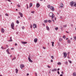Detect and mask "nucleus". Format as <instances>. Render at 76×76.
I'll return each mask as SVG.
<instances>
[{
  "instance_id": "1",
  "label": "nucleus",
  "mask_w": 76,
  "mask_h": 76,
  "mask_svg": "<svg viewBox=\"0 0 76 76\" xmlns=\"http://www.w3.org/2000/svg\"><path fill=\"white\" fill-rule=\"evenodd\" d=\"M49 15L50 17H51L52 21L53 22H54V19L56 20V18L54 17V15L53 13L50 12L49 14Z\"/></svg>"
},
{
  "instance_id": "2",
  "label": "nucleus",
  "mask_w": 76,
  "mask_h": 76,
  "mask_svg": "<svg viewBox=\"0 0 76 76\" xmlns=\"http://www.w3.org/2000/svg\"><path fill=\"white\" fill-rule=\"evenodd\" d=\"M70 6L72 7L73 6V4H74V6L76 7V2H73V1H72L71 3H70Z\"/></svg>"
},
{
  "instance_id": "3",
  "label": "nucleus",
  "mask_w": 76,
  "mask_h": 76,
  "mask_svg": "<svg viewBox=\"0 0 76 76\" xmlns=\"http://www.w3.org/2000/svg\"><path fill=\"white\" fill-rule=\"evenodd\" d=\"M14 23H12L11 25V27L13 30H15V28H14Z\"/></svg>"
},
{
  "instance_id": "4",
  "label": "nucleus",
  "mask_w": 76,
  "mask_h": 76,
  "mask_svg": "<svg viewBox=\"0 0 76 76\" xmlns=\"http://www.w3.org/2000/svg\"><path fill=\"white\" fill-rule=\"evenodd\" d=\"M64 58H66L67 57V54L66 53V52H64Z\"/></svg>"
},
{
  "instance_id": "5",
  "label": "nucleus",
  "mask_w": 76,
  "mask_h": 76,
  "mask_svg": "<svg viewBox=\"0 0 76 76\" xmlns=\"http://www.w3.org/2000/svg\"><path fill=\"white\" fill-rule=\"evenodd\" d=\"M33 27L34 28H37V24H34L33 25Z\"/></svg>"
},
{
  "instance_id": "6",
  "label": "nucleus",
  "mask_w": 76,
  "mask_h": 76,
  "mask_svg": "<svg viewBox=\"0 0 76 76\" xmlns=\"http://www.w3.org/2000/svg\"><path fill=\"white\" fill-rule=\"evenodd\" d=\"M50 10H52V11H54V7H50Z\"/></svg>"
},
{
  "instance_id": "7",
  "label": "nucleus",
  "mask_w": 76,
  "mask_h": 76,
  "mask_svg": "<svg viewBox=\"0 0 76 76\" xmlns=\"http://www.w3.org/2000/svg\"><path fill=\"white\" fill-rule=\"evenodd\" d=\"M19 13L20 15V17L22 18V17H23V14L22 13L20 12H19Z\"/></svg>"
},
{
  "instance_id": "8",
  "label": "nucleus",
  "mask_w": 76,
  "mask_h": 76,
  "mask_svg": "<svg viewBox=\"0 0 76 76\" xmlns=\"http://www.w3.org/2000/svg\"><path fill=\"white\" fill-rule=\"evenodd\" d=\"M28 59L29 61H30V62H31V63H32V62H33V61H32V60H31V59L30 58L28 57Z\"/></svg>"
},
{
  "instance_id": "9",
  "label": "nucleus",
  "mask_w": 76,
  "mask_h": 76,
  "mask_svg": "<svg viewBox=\"0 0 76 76\" xmlns=\"http://www.w3.org/2000/svg\"><path fill=\"white\" fill-rule=\"evenodd\" d=\"M24 66H25L23 64H21L20 65V67L21 69H23V68L24 67Z\"/></svg>"
},
{
  "instance_id": "10",
  "label": "nucleus",
  "mask_w": 76,
  "mask_h": 76,
  "mask_svg": "<svg viewBox=\"0 0 76 76\" xmlns=\"http://www.w3.org/2000/svg\"><path fill=\"white\" fill-rule=\"evenodd\" d=\"M1 32H2V33H4V28H1Z\"/></svg>"
},
{
  "instance_id": "11",
  "label": "nucleus",
  "mask_w": 76,
  "mask_h": 76,
  "mask_svg": "<svg viewBox=\"0 0 76 76\" xmlns=\"http://www.w3.org/2000/svg\"><path fill=\"white\" fill-rule=\"evenodd\" d=\"M36 6L37 8L39 7L40 6V5L39 3H37Z\"/></svg>"
},
{
  "instance_id": "12",
  "label": "nucleus",
  "mask_w": 76,
  "mask_h": 76,
  "mask_svg": "<svg viewBox=\"0 0 76 76\" xmlns=\"http://www.w3.org/2000/svg\"><path fill=\"white\" fill-rule=\"evenodd\" d=\"M63 6H64L63 4V3H61L60 4V7L61 8H63Z\"/></svg>"
},
{
  "instance_id": "13",
  "label": "nucleus",
  "mask_w": 76,
  "mask_h": 76,
  "mask_svg": "<svg viewBox=\"0 0 76 76\" xmlns=\"http://www.w3.org/2000/svg\"><path fill=\"white\" fill-rule=\"evenodd\" d=\"M21 43H22L23 44H27V42L22 41Z\"/></svg>"
},
{
  "instance_id": "14",
  "label": "nucleus",
  "mask_w": 76,
  "mask_h": 76,
  "mask_svg": "<svg viewBox=\"0 0 76 76\" xmlns=\"http://www.w3.org/2000/svg\"><path fill=\"white\" fill-rule=\"evenodd\" d=\"M37 41L38 39H37V38H35L34 39V42H37Z\"/></svg>"
},
{
  "instance_id": "15",
  "label": "nucleus",
  "mask_w": 76,
  "mask_h": 76,
  "mask_svg": "<svg viewBox=\"0 0 76 76\" xmlns=\"http://www.w3.org/2000/svg\"><path fill=\"white\" fill-rule=\"evenodd\" d=\"M57 69H53L52 70V72H54L55 71H57Z\"/></svg>"
},
{
  "instance_id": "16",
  "label": "nucleus",
  "mask_w": 76,
  "mask_h": 76,
  "mask_svg": "<svg viewBox=\"0 0 76 76\" xmlns=\"http://www.w3.org/2000/svg\"><path fill=\"white\" fill-rule=\"evenodd\" d=\"M46 28L47 30V31H49L50 30V28H49V27H48V26H46Z\"/></svg>"
},
{
  "instance_id": "17",
  "label": "nucleus",
  "mask_w": 76,
  "mask_h": 76,
  "mask_svg": "<svg viewBox=\"0 0 76 76\" xmlns=\"http://www.w3.org/2000/svg\"><path fill=\"white\" fill-rule=\"evenodd\" d=\"M32 6V3H31L30 4V6H29V8H30Z\"/></svg>"
},
{
  "instance_id": "18",
  "label": "nucleus",
  "mask_w": 76,
  "mask_h": 76,
  "mask_svg": "<svg viewBox=\"0 0 76 76\" xmlns=\"http://www.w3.org/2000/svg\"><path fill=\"white\" fill-rule=\"evenodd\" d=\"M73 76H76V72H75L73 73Z\"/></svg>"
},
{
  "instance_id": "19",
  "label": "nucleus",
  "mask_w": 76,
  "mask_h": 76,
  "mask_svg": "<svg viewBox=\"0 0 76 76\" xmlns=\"http://www.w3.org/2000/svg\"><path fill=\"white\" fill-rule=\"evenodd\" d=\"M15 71L16 73H18V69H15Z\"/></svg>"
},
{
  "instance_id": "20",
  "label": "nucleus",
  "mask_w": 76,
  "mask_h": 76,
  "mask_svg": "<svg viewBox=\"0 0 76 76\" xmlns=\"http://www.w3.org/2000/svg\"><path fill=\"white\" fill-rule=\"evenodd\" d=\"M51 43H52V45L53 47H54V42H51Z\"/></svg>"
},
{
  "instance_id": "21",
  "label": "nucleus",
  "mask_w": 76,
  "mask_h": 76,
  "mask_svg": "<svg viewBox=\"0 0 76 76\" xmlns=\"http://www.w3.org/2000/svg\"><path fill=\"white\" fill-rule=\"evenodd\" d=\"M60 70V69L58 68V75H60V72H59V71H58V70Z\"/></svg>"
},
{
  "instance_id": "22",
  "label": "nucleus",
  "mask_w": 76,
  "mask_h": 76,
  "mask_svg": "<svg viewBox=\"0 0 76 76\" xmlns=\"http://www.w3.org/2000/svg\"><path fill=\"white\" fill-rule=\"evenodd\" d=\"M67 42L68 43H70L71 42L70 41V40H68L67 41Z\"/></svg>"
},
{
  "instance_id": "23",
  "label": "nucleus",
  "mask_w": 76,
  "mask_h": 76,
  "mask_svg": "<svg viewBox=\"0 0 76 76\" xmlns=\"http://www.w3.org/2000/svg\"><path fill=\"white\" fill-rule=\"evenodd\" d=\"M59 41H63V39L61 38H60L59 39Z\"/></svg>"
},
{
  "instance_id": "24",
  "label": "nucleus",
  "mask_w": 76,
  "mask_h": 76,
  "mask_svg": "<svg viewBox=\"0 0 76 76\" xmlns=\"http://www.w3.org/2000/svg\"><path fill=\"white\" fill-rule=\"evenodd\" d=\"M45 23H47L48 22V20H45Z\"/></svg>"
},
{
  "instance_id": "25",
  "label": "nucleus",
  "mask_w": 76,
  "mask_h": 76,
  "mask_svg": "<svg viewBox=\"0 0 76 76\" xmlns=\"http://www.w3.org/2000/svg\"><path fill=\"white\" fill-rule=\"evenodd\" d=\"M67 27V25H64L63 27L64 28H66Z\"/></svg>"
},
{
  "instance_id": "26",
  "label": "nucleus",
  "mask_w": 76,
  "mask_h": 76,
  "mask_svg": "<svg viewBox=\"0 0 76 76\" xmlns=\"http://www.w3.org/2000/svg\"><path fill=\"white\" fill-rule=\"evenodd\" d=\"M58 65H61V63H60V62H58Z\"/></svg>"
},
{
  "instance_id": "27",
  "label": "nucleus",
  "mask_w": 76,
  "mask_h": 76,
  "mask_svg": "<svg viewBox=\"0 0 76 76\" xmlns=\"http://www.w3.org/2000/svg\"><path fill=\"white\" fill-rule=\"evenodd\" d=\"M48 22H49V23H50V22H51V20H48Z\"/></svg>"
},
{
  "instance_id": "28",
  "label": "nucleus",
  "mask_w": 76,
  "mask_h": 76,
  "mask_svg": "<svg viewBox=\"0 0 76 76\" xmlns=\"http://www.w3.org/2000/svg\"><path fill=\"white\" fill-rule=\"evenodd\" d=\"M5 15L6 16H9V15L7 13H6Z\"/></svg>"
},
{
  "instance_id": "29",
  "label": "nucleus",
  "mask_w": 76,
  "mask_h": 76,
  "mask_svg": "<svg viewBox=\"0 0 76 76\" xmlns=\"http://www.w3.org/2000/svg\"><path fill=\"white\" fill-rule=\"evenodd\" d=\"M50 5H49L48 6V8H50Z\"/></svg>"
},
{
  "instance_id": "30",
  "label": "nucleus",
  "mask_w": 76,
  "mask_h": 76,
  "mask_svg": "<svg viewBox=\"0 0 76 76\" xmlns=\"http://www.w3.org/2000/svg\"><path fill=\"white\" fill-rule=\"evenodd\" d=\"M17 6L18 7H20V5L19 4H18Z\"/></svg>"
},
{
  "instance_id": "31",
  "label": "nucleus",
  "mask_w": 76,
  "mask_h": 76,
  "mask_svg": "<svg viewBox=\"0 0 76 76\" xmlns=\"http://www.w3.org/2000/svg\"><path fill=\"white\" fill-rule=\"evenodd\" d=\"M9 49H8L6 51L7 52H9Z\"/></svg>"
},
{
  "instance_id": "32",
  "label": "nucleus",
  "mask_w": 76,
  "mask_h": 76,
  "mask_svg": "<svg viewBox=\"0 0 76 76\" xmlns=\"http://www.w3.org/2000/svg\"><path fill=\"white\" fill-rule=\"evenodd\" d=\"M58 27H57V28H55V30H58Z\"/></svg>"
},
{
  "instance_id": "33",
  "label": "nucleus",
  "mask_w": 76,
  "mask_h": 76,
  "mask_svg": "<svg viewBox=\"0 0 76 76\" xmlns=\"http://www.w3.org/2000/svg\"><path fill=\"white\" fill-rule=\"evenodd\" d=\"M1 49H5V48H3V46H2L1 47Z\"/></svg>"
},
{
  "instance_id": "34",
  "label": "nucleus",
  "mask_w": 76,
  "mask_h": 76,
  "mask_svg": "<svg viewBox=\"0 0 76 76\" xmlns=\"http://www.w3.org/2000/svg\"><path fill=\"white\" fill-rule=\"evenodd\" d=\"M68 61L70 63H72V61H71L69 60Z\"/></svg>"
},
{
  "instance_id": "35",
  "label": "nucleus",
  "mask_w": 76,
  "mask_h": 76,
  "mask_svg": "<svg viewBox=\"0 0 76 76\" xmlns=\"http://www.w3.org/2000/svg\"><path fill=\"white\" fill-rule=\"evenodd\" d=\"M15 59H16V57H15L14 58H13L12 59V60H15Z\"/></svg>"
},
{
  "instance_id": "36",
  "label": "nucleus",
  "mask_w": 76,
  "mask_h": 76,
  "mask_svg": "<svg viewBox=\"0 0 76 76\" xmlns=\"http://www.w3.org/2000/svg\"><path fill=\"white\" fill-rule=\"evenodd\" d=\"M16 22H17V23L18 24L19 23V21H18V20H17Z\"/></svg>"
},
{
  "instance_id": "37",
  "label": "nucleus",
  "mask_w": 76,
  "mask_h": 76,
  "mask_svg": "<svg viewBox=\"0 0 76 76\" xmlns=\"http://www.w3.org/2000/svg\"><path fill=\"white\" fill-rule=\"evenodd\" d=\"M9 41H10V42H11V41H12V39H10Z\"/></svg>"
},
{
  "instance_id": "38",
  "label": "nucleus",
  "mask_w": 76,
  "mask_h": 76,
  "mask_svg": "<svg viewBox=\"0 0 76 76\" xmlns=\"http://www.w3.org/2000/svg\"><path fill=\"white\" fill-rule=\"evenodd\" d=\"M34 12H35V11H31V13H34Z\"/></svg>"
},
{
  "instance_id": "39",
  "label": "nucleus",
  "mask_w": 76,
  "mask_h": 76,
  "mask_svg": "<svg viewBox=\"0 0 76 76\" xmlns=\"http://www.w3.org/2000/svg\"><path fill=\"white\" fill-rule=\"evenodd\" d=\"M30 28H32V25L31 24V25H30Z\"/></svg>"
},
{
  "instance_id": "40",
  "label": "nucleus",
  "mask_w": 76,
  "mask_h": 76,
  "mask_svg": "<svg viewBox=\"0 0 76 76\" xmlns=\"http://www.w3.org/2000/svg\"><path fill=\"white\" fill-rule=\"evenodd\" d=\"M48 68H51V66H48Z\"/></svg>"
},
{
  "instance_id": "41",
  "label": "nucleus",
  "mask_w": 76,
  "mask_h": 76,
  "mask_svg": "<svg viewBox=\"0 0 76 76\" xmlns=\"http://www.w3.org/2000/svg\"><path fill=\"white\" fill-rule=\"evenodd\" d=\"M74 39H75V40H76V36L74 37Z\"/></svg>"
},
{
  "instance_id": "42",
  "label": "nucleus",
  "mask_w": 76,
  "mask_h": 76,
  "mask_svg": "<svg viewBox=\"0 0 76 76\" xmlns=\"http://www.w3.org/2000/svg\"><path fill=\"white\" fill-rule=\"evenodd\" d=\"M51 58H52V59H53V58H54V56H51Z\"/></svg>"
},
{
  "instance_id": "43",
  "label": "nucleus",
  "mask_w": 76,
  "mask_h": 76,
  "mask_svg": "<svg viewBox=\"0 0 76 76\" xmlns=\"http://www.w3.org/2000/svg\"><path fill=\"white\" fill-rule=\"evenodd\" d=\"M63 38H66V36H64L63 37Z\"/></svg>"
},
{
  "instance_id": "44",
  "label": "nucleus",
  "mask_w": 76,
  "mask_h": 76,
  "mask_svg": "<svg viewBox=\"0 0 76 76\" xmlns=\"http://www.w3.org/2000/svg\"><path fill=\"white\" fill-rule=\"evenodd\" d=\"M22 28L23 29H25V27L24 26H23L22 27Z\"/></svg>"
},
{
  "instance_id": "45",
  "label": "nucleus",
  "mask_w": 76,
  "mask_h": 76,
  "mask_svg": "<svg viewBox=\"0 0 76 76\" xmlns=\"http://www.w3.org/2000/svg\"><path fill=\"white\" fill-rule=\"evenodd\" d=\"M26 6H27V9H28V8H29V7H28V5H27Z\"/></svg>"
},
{
  "instance_id": "46",
  "label": "nucleus",
  "mask_w": 76,
  "mask_h": 76,
  "mask_svg": "<svg viewBox=\"0 0 76 76\" xmlns=\"http://www.w3.org/2000/svg\"><path fill=\"white\" fill-rule=\"evenodd\" d=\"M8 1H9V2H11V1L10 0H8Z\"/></svg>"
},
{
  "instance_id": "47",
  "label": "nucleus",
  "mask_w": 76,
  "mask_h": 76,
  "mask_svg": "<svg viewBox=\"0 0 76 76\" xmlns=\"http://www.w3.org/2000/svg\"><path fill=\"white\" fill-rule=\"evenodd\" d=\"M53 59H51V62H53Z\"/></svg>"
},
{
  "instance_id": "48",
  "label": "nucleus",
  "mask_w": 76,
  "mask_h": 76,
  "mask_svg": "<svg viewBox=\"0 0 76 76\" xmlns=\"http://www.w3.org/2000/svg\"><path fill=\"white\" fill-rule=\"evenodd\" d=\"M35 74L36 76H37V73H35Z\"/></svg>"
},
{
  "instance_id": "49",
  "label": "nucleus",
  "mask_w": 76,
  "mask_h": 76,
  "mask_svg": "<svg viewBox=\"0 0 76 76\" xmlns=\"http://www.w3.org/2000/svg\"><path fill=\"white\" fill-rule=\"evenodd\" d=\"M17 43H15V45L16 46H17Z\"/></svg>"
},
{
  "instance_id": "50",
  "label": "nucleus",
  "mask_w": 76,
  "mask_h": 76,
  "mask_svg": "<svg viewBox=\"0 0 76 76\" xmlns=\"http://www.w3.org/2000/svg\"><path fill=\"white\" fill-rule=\"evenodd\" d=\"M65 64H67V62H65Z\"/></svg>"
},
{
  "instance_id": "51",
  "label": "nucleus",
  "mask_w": 76,
  "mask_h": 76,
  "mask_svg": "<svg viewBox=\"0 0 76 76\" xmlns=\"http://www.w3.org/2000/svg\"><path fill=\"white\" fill-rule=\"evenodd\" d=\"M43 49H45V47H43Z\"/></svg>"
},
{
  "instance_id": "52",
  "label": "nucleus",
  "mask_w": 76,
  "mask_h": 76,
  "mask_svg": "<svg viewBox=\"0 0 76 76\" xmlns=\"http://www.w3.org/2000/svg\"><path fill=\"white\" fill-rule=\"evenodd\" d=\"M61 73H62V74H63H63H64V73H63V72H61Z\"/></svg>"
},
{
  "instance_id": "53",
  "label": "nucleus",
  "mask_w": 76,
  "mask_h": 76,
  "mask_svg": "<svg viewBox=\"0 0 76 76\" xmlns=\"http://www.w3.org/2000/svg\"><path fill=\"white\" fill-rule=\"evenodd\" d=\"M51 73V71H50L49 72V73Z\"/></svg>"
},
{
  "instance_id": "54",
  "label": "nucleus",
  "mask_w": 76,
  "mask_h": 76,
  "mask_svg": "<svg viewBox=\"0 0 76 76\" xmlns=\"http://www.w3.org/2000/svg\"><path fill=\"white\" fill-rule=\"evenodd\" d=\"M7 53H8V54H10V53H9V52H7Z\"/></svg>"
},
{
  "instance_id": "55",
  "label": "nucleus",
  "mask_w": 76,
  "mask_h": 76,
  "mask_svg": "<svg viewBox=\"0 0 76 76\" xmlns=\"http://www.w3.org/2000/svg\"><path fill=\"white\" fill-rule=\"evenodd\" d=\"M27 76H29V73H27Z\"/></svg>"
},
{
  "instance_id": "56",
  "label": "nucleus",
  "mask_w": 76,
  "mask_h": 76,
  "mask_svg": "<svg viewBox=\"0 0 76 76\" xmlns=\"http://www.w3.org/2000/svg\"><path fill=\"white\" fill-rule=\"evenodd\" d=\"M69 54H70V53H69V52H68V56H69Z\"/></svg>"
},
{
  "instance_id": "57",
  "label": "nucleus",
  "mask_w": 76,
  "mask_h": 76,
  "mask_svg": "<svg viewBox=\"0 0 76 76\" xmlns=\"http://www.w3.org/2000/svg\"><path fill=\"white\" fill-rule=\"evenodd\" d=\"M11 50H14V48H12L11 49Z\"/></svg>"
},
{
  "instance_id": "58",
  "label": "nucleus",
  "mask_w": 76,
  "mask_h": 76,
  "mask_svg": "<svg viewBox=\"0 0 76 76\" xmlns=\"http://www.w3.org/2000/svg\"><path fill=\"white\" fill-rule=\"evenodd\" d=\"M7 47V48H8V45H6Z\"/></svg>"
},
{
  "instance_id": "59",
  "label": "nucleus",
  "mask_w": 76,
  "mask_h": 76,
  "mask_svg": "<svg viewBox=\"0 0 76 76\" xmlns=\"http://www.w3.org/2000/svg\"><path fill=\"white\" fill-rule=\"evenodd\" d=\"M63 75L62 74H61L60 75V76H62Z\"/></svg>"
},
{
  "instance_id": "60",
  "label": "nucleus",
  "mask_w": 76,
  "mask_h": 76,
  "mask_svg": "<svg viewBox=\"0 0 76 76\" xmlns=\"http://www.w3.org/2000/svg\"><path fill=\"white\" fill-rule=\"evenodd\" d=\"M66 32H67V33H68V34H69V32H68L67 31H66Z\"/></svg>"
},
{
  "instance_id": "61",
  "label": "nucleus",
  "mask_w": 76,
  "mask_h": 76,
  "mask_svg": "<svg viewBox=\"0 0 76 76\" xmlns=\"http://www.w3.org/2000/svg\"><path fill=\"white\" fill-rule=\"evenodd\" d=\"M67 39H69V38H67L66 39V40H67Z\"/></svg>"
},
{
  "instance_id": "62",
  "label": "nucleus",
  "mask_w": 76,
  "mask_h": 76,
  "mask_svg": "<svg viewBox=\"0 0 76 76\" xmlns=\"http://www.w3.org/2000/svg\"><path fill=\"white\" fill-rule=\"evenodd\" d=\"M63 29V27H61V29Z\"/></svg>"
},
{
  "instance_id": "63",
  "label": "nucleus",
  "mask_w": 76,
  "mask_h": 76,
  "mask_svg": "<svg viewBox=\"0 0 76 76\" xmlns=\"http://www.w3.org/2000/svg\"><path fill=\"white\" fill-rule=\"evenodd\" d=\"M70 39L72 40V38H70Z\"/></svg>"
},
{
  "instance_id": "64",
  "label": "nucleus",
  "mask_w": 76,
  "mask_h": 76,
  "mask_svg": "<svg viewBox=\"0 0 76 76\" xmlns=\"http://www.w3.org/2000/svg\"><path fill=\"white\" fill-rule=\"evenodd\" d=\"M10 39H12V37H10Z\"/></svg>"
}]
</instances>
